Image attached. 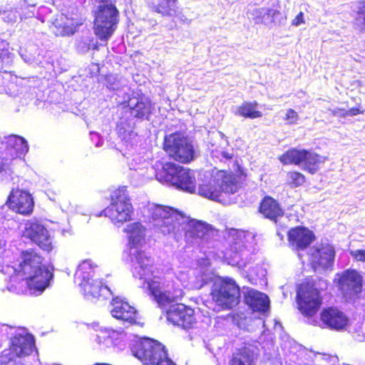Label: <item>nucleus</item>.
<instances>
[{
  "label": "nucleus",
  "mask_w": 365,
  "mask_h": 365,
  "mask_svg": "<svg viewBox=\"0 0 365 365\" xmlns=\"http://www.w3.org/2000/svg\"><path fill=\"white\" fill-rule=\"evenodd\" d=\"M10 163L8 159L0 157V175L1 180H5L10 176L11 171L9 167Z\"/></svg>",
  "instance_id": "a19ab883"
},
{
  "label": "nucleus",
  "mask_w": 365,
  "mask_h": 365,
  "mask_svg": "<svg viewBox=\"0 0 365 365\" xmlns=\"http://www.w3.org/2000/svg\"><path fill=\"white\" fill-rule=\"evenodd\" d=\"M20 55L24 62L29 65L39 66L42 63V57L36 46H32L29 50L21 51Z\"/></svg>",
  "instance_id": "473e14b6"
},
{
  "label": "nucleus",
  "mask_w": 365,
  "mask_h": 365,
  "mask_svg": "<svg viewBox=\"0 0 365 365\" xmlns=\"http://www.w3.org/2000/svg\"><path fill=\"white\" fill-rule=\"evenodd\" d=\"M250 240H254V236L252 233L232 229L229 232L228 241L230 243L231 250L235 252V256L228 262L232 266H237L239 268L243 269L242 273L252 284L257 283V277L253 276L252 272L247 263L244 261L243 256L245 255V250L251 245Z\"/></svg>",
  "instance_id": "6e6552de"
},
{
  "label": "nucleus",
  "mask_w": 365,
  "mask_h": 365,
  "mask_svg": "<svg viewBox=\"0 0 365 365\" xmlns=\"http://www.w3.org/2000/svg\"><path fill=\"white\" fill-rule=\"evenodd\" d=\"M238 188L236 178L233 175L220 170L212 176L208 183L199 185L198 194L217 200L222 192L233 194L237 191Z\"/></svg>",
  "instance_id": "1a4fd4ad"
},
{
  "label": "nucleus",
  "mask_w": 365,
  "mask_h": 365,
  "mask_svg": "<svg viewBox=\"0 0 365 365\" xmlns=\"http://www.w3.org/2000/svg\"><path fill=\"white\" fill-rule=\"evenodd\" d=\"M297 302L301 313L305 317H312L322 304V297L313 283H303L297 289Z\"/></svg>",
  "instance_id": "dca6fc26"
},
{
  "label": "nucleus",
  "mask_w": 365,
  "mask_h": 365,
  "mask_svg": "<svg viewBox=\"0 0 365 365\" xmlns=\"http://www.w3.org/2000/svg\"><path fill=\"white\" fill-rule=\"evenodd\" d=\"M43 258L33 250L21 252V261L6 267L11 281L26 280L33 294H41L49 286L53 278L52 272L42 263Z\"/></svg>",
  "instance_id": "f03ea898"
},
{
  "label": "nucleus",
  "mask_w": 365,
  "mask_h": 365,
  "mask_svg": "<svg viewBox=\"0 0 365 365\" xmlns=\"http://www.w3.org/2000/svg\"><path fill=\"white\" fill-rule=\"evenodd\" d=\"M309 259L313 268L326 269L332 267L334 261L335 250L329 244H321L312 247L309 252Z\"/></svg>",
  "instance_id": "6ab92c4d"
},
{
  "label": "nucleus",
  "mask_w": 365,
  "mask_h": 365,
  "mask_svg": "<svg viewBox=\"0 0 365 365\" xmlns=\"http://www.w3.org/2000/svg\"><path fill=\"white\" fill-rule=\"evenodd\" d=\"M289 184H292L294 187L302 185L304 181V176L298 172H290L287 175Z\"/></svg>",
  "instance_id": "ea45409f"
},
{
  "label": "nucleus",
  "mask_w": 365,
  "mask_h": 365,
  "mask_svg": "<svg viewBox=\"0 0 365 365\" xmlns=\"http://www.w3.org/2000/svg\"><path fill=\"white\" fill-rule=\"evenodd\" d=\"M212 295L213 300L222 309H232L240 302V287L232 279H219L213 284Z\"/></svg>",
  "instance_id": "4468645a"
},
{
  "label": "nucleus",
  "mask_w": 365,
  "mask_h": 365,
  "mask_svg": "<svg viewBox=\"0 0 365 365\" xmlns=\"http://www.w3.org/2000/svg\"><path fill=\"white\" fill-rule=\"evenodd\" d=\"M260 212L267 218L277 221V218L284 214L282 208L272 197L267 196L260 205Z\"/></svg>",
  "instance_id": "cd10ccee"
},
{
  "label": "nucleus",
  "mask_w": 365,
  "mask_h": 365,
  "mask_svg": "<svg viewBox=\"0 0 365 365\" xmlns=\"http://www.w3.org/2000/svg\"><path fill=\"white\" fill-rule=\"evenodd\" d=\"M95 16V34L107 41L117 27L119 12L112 0H91Z\"/></svg>",
  "instance_id": "39448f33"
},
{
  "label": "nucleus",
  "mask_w": 365,
  "mask_h": 365,
  "mask_svg": "<svg viewBox=\"0 0 365 365\" xmlns=\"http://www.w3.org/2000/svg\"><path fill=\"white\" fill-rule=\"evenodd\" d=\"M288 238L293 248L300 251L308 247L314 240V235L309 229L297 227L289 232Z\"/></svg>",
  "instance_id": "b1692460"
},
{
  "label": "nucleus",
  "mask_w": 365,
  "mask_h": 365,
  "mask_svg": "<svg viewBox=\"0 0 365 365\" xmlns=\"http://www.w3.org/2000/svg\"><path fill=\"white\" fill-rule=\"evenodd\" d=\"M6 205L13 211L27 215L33 212L34 202L30 193L20 190H13L8 197Z\"/></svg>",
  "instance_id": "4be33fe9"
},
{
  "label": "nucleus",
  "mask_w": 365,
  "mask_h": 365,
  "mask_svg": "<svg viewBox=\"0 0 365 365\" xmlns=\"http://www.w3.org/2000/svg\"><path fill=\"white\" fill-rule=\"evenodd\" d=\"M133 212V205L128 198L126 187H122L113 192L111 203L102 213L114 224H123L131 220Z\"/></svg>",
  "instance_id": "9d476101"
},
{
  "label": "nucleus",
  "mask_w": 365,
  "mask_h": 365,
  "mask_svg": "<svg viewBox=\"0 0 365 365\" xmlns=\"http://www.w3.org/2000/svg\"><path fill=\"white\" fill-rule=\"evenodd\" d=\"M299 120V115L297 113L292 109L289 108L287 110L284 117V120L286 121L287 124L289 125H293L296 124Z\"/></svg>",
  "instance_id": "79ce46f5"
},
{
  "label": "nucleus",
  "mask_w": 365,
  "mask_h": 365,
  "mask_svg": "<svg viewBox=\"0 0 365 365\" xmlns=\"http://www.w3.org/2000/svg\"><path fill=\"white\" fill-rule=\"evenodd\" d=\"M148 211L151 216L153 226L163 235H173L176 232L177 221L181 217V212L170 207L152 205Z\"/></svg>",
  "instance_id": "ddd939ff"
},
{
  "label": "nucleus",
  "mask_w": 365,
  "mask_h": 365,
  "mask_svg": "<svg viewBox=\"0 0 365 365\" xmlns=\"http://www.w3.org/2000/svg\"><path fill=\"white\" fill-rule=\"evenodd\" d=\"M14 54L9 51V43L0 37V62L5 67L13 63Z\"/></svg>",
  "instance_id": "72a5a7b5"
},
{
  "label": "nucleus",
  "mask_w": 365,
  "mask_h": 365,
  "mask_svg": "<svg viewBox=\"0 0 365 365\" xmlns=\"http://www.w3.org/2000/svg\"><path fill=\"white\" fill-rule=\"evenodd\" d=\"M251 14L256 24H267L273 21L274 17L279 12L274 9L259 8L254 9Z\"/></svg>",
  "instance_id": "c756f323"
},
{
  "label": "nucleus",
  "mask_w": 365,
  "mask_h": 365,
  "mask_svg": "<svg viewBox=\"0 0 365 365\" xmlns=\"http://www.w3.org/2000/svg\"><path fill=\"white\" fill-rule=\"evenodd\" d=\"M176 0H162L157 5L154 6L155 11L163 15H171V2H175Z\"/></svg>",
  "instance_id": "e433bc0d"
},
{
  "label": "nucleus",
  "mask_w": 365,
  "mask_h": 365,
  "mask_svg": "<svg viewBox=\"0 0 365 365\" xmlns=\"http://www.w3.org/2000/svg\"><path fill=\"white\" fill-rule=\"evenodd\" d=\"M283 164L299 165L303 170L314 174L319 168V164L324 162L323 157L310 150L290 149L279 157Z\"/></svg>",
  "instance_id": "2eb2a0df"
},
{
  "label": "nucleus",
  "mask_w": 365,
  "mask_h": 365,
  "mask_svg": "<svg viewBox=\"0 0 365 365\" xmlns=\"http://www.w3.org/2000/svg\"><path fill=\"white\" fill-rule=\"evenodd\" d=\"M338 288L346 300L356 298L361 292L363 277L354 269H346L338 274Z\"/></svg>",
  "instance_id": "f3484780"
},
{
  "label": "nucleus",
  "mask_w": 365,
  "mask_h": 365,
  "mask_svg": "<svg viewBox=\"0 0 365 365\" xmlns=\"http://www.w3.org/2000/svg\"><path fill=\"white\" fill-rule=\"evenodd\" d=\"M163 148L171 158L181 163H188L195 158V150L191 140L180 133L166 135Z\"/></svg>",
  "instance_id": "9b49d317"
},
{
  "label": "nucleus",
  "mask_w": 365,
  "mask_h": 365,
  "mask_svg": "<svg viewBox=\"0 0 365 365\" xmlns=\"http://www.w3.org/2000/svg\"><path fill=\"white\" fill-rule=\"evenodd\" d=\"M110 312L114 318L121 320L124 324L130 325L136 323L138 315L136 309L122 298H113Z\"/></svg>",
  "instance_id": "412c9836"
},
{
  "label": "nucleus",
  "mask_w": 365,
  "mask_h": 365,
  "mask_svg": "<svg viewBox=\"0 0 365 365\" xmlns=\"http://www.w3.org/2000/svg\"><path fill=\"white\" fill-rule=\"evenodd\" d=\"M304 14L303 12H299L297 16L293 19L292 21V25H294L296 26H299L302 23H304Z\"/></svg>",
  "instance_id": "49530a36"
},
{
  "label": "nucleus",
  "mask_w": 365,
  "mask_h": 365,
  "mask_svg": "<svg viewBox=\"0 0 365 365\" xmlns=\"http://www.w3.org/2000/svg\"><path fill=\"white\" fill-rule=\"evenodd\" d=\"M24 236L29 238L45 251L50 252L53 249L48 231L36 220H31L25 223Z\"/></svg>",
  "instance_id": "a211bd4d"
},
{
  "label": "nucleus",
  "mask_w": 365,
  "mask_h": 365,
  "mask_svg": "<svg viewBox=\"0 0 365 365\" xmlns=\"http://www.w3.org/2000/svg\"><path fill=\"white\" fill-rule=\"evenodd\" d=\"M177 222L178 224L176 232L173 235L177 240L184 235L187 242L197 244L202 239L207 238L212 232V227L209 224L190 218L183 214Z\"/></svg>",
  "instance_id": "f8f14e48"
},
{
  "label": "nucleus",
  "mask_w": 365,
  "mask_h": 365,
  "mask_svg": "<svg viewBox=\"0 0 365 365\" xmlns=\"http://www.w3.org/2000/svg\"><path fill=\"white\" fill-rule=\"evenodd\" d=\"M114 80H115V78L113 76H108V78H107V82L108 83V87L109 88V89L118 90V86L117 84H115V83H111V81H113Z\"/></svg>",
  "instance_id": "de8ad7c7"
},
{
  "label": "nucleus",
  "mask_w": 365,
  "mask_h": 365,
  "mask_svg": "<svg viewBox=\"0 0 365 365\" xmlns=\"http://www.w3.org/2000/svg\"><path fill=\"white\" fill-rule=\"evenodd\" d=\"M320 319L324 327L337 331L344 329L349 322L346 314L336 307L324 309L320 314Z\"/></svg>",
  "instance_id": "5701e85b"
},
{
  "label": "nucleus",
  "mask_w": 365,
  "mask_h": 365,
  "mask_svg": "<svg viewBox=\"0 0 365 365\" xmlns=\"http://www.w3.org/2000/svg\"><path fill=\"white\" fill-rule=\"evenodd\" d=\"M359 113H360L359 109H358L356 108H351V109L348 110L346 112V115H349V116L356 115Z\"/></svg>",
  "instance_id": "09e8293b"
},
{
  "label": "nucleus",
  "mask_w": 365,
  "mask_h": 365,
  "mask_svg": "<svg viewBox=\"0 0 365 365\" xmlns=\"http://www.w3.org/2000/svg\"><path fill=\"white\" fill-rule=\"evenodd\" d=\"M125 232L128 235L130 248L129 256L133 277L144 279L143 286L147 284L149 294L160 306L165 307L175 302L181 296L180 289L173 290V287L166 281L153 274V259L145 252L138 250L137 246L144 240L145 228L140 222H133L127 225Z\"/></svg>",
  "instance_id": "f257e3e1"
},
{
  "label": "nucleus",
  "mask_w": 365,
  "mask_h": 365,
  "mask_svg": "<svg viewBox=\"0 0 365 365\" xmlns=\"http://www.w3.org/2000/svg\"><path fill=\"white\" fill-rule=\"evenodd\" d=\"M350 254L356 260L365 262V250H352Z\"/></svg>",
  "instance_id": "a18cd8bd"
},
{
  "label": "nucleus",
  "mask_w": 365,
  "mask_h": 365,
  "mask_svg": "<svg viewBox=\"0 0 365 365\" xmlns=\"http://www.w3.org/2000/svg\"><path fill=\"white\" fill-rule=\"evenodd\" d=\"M130 114L139 119H148L153 109L151 101L146 97L130 99L128 102Z\"/></svg>",
  "instance_id": "a878e982"
},
{
  "label": "nucleus",
  "mask_w": 365,
  "mask_h": 365,
  "mask_svg": "<svg viewBox=\"0 0 365 365\" xmlns=\"http://www.w3.org/2000/svg\"><path fill=\"white\" fill-rule=\"evenodd\" d=\"M309 323L312 324H315V322L317 323V321L314 319H309Z\"/></svg>",
  "instance_id": "8fccbe9b"
},
{
  "label": "nucleus",
  "mask_w": 365,
  "mask_h": 365,
  "mask_svg": "<svg viewBox=\"0 0 365 365\" xmlns=\"http://www.w3.org/2000/svg\"><path fill=\"white\" fill-rule=\"evenodd\" d=\"M133 355L146 365H175L168 356L165 346L156 340L143 338L132 347Z\"/></svg>",
  "instance_id": "0eeeda50"
},
{
  "label": "nucleus",
  "mask_w": 365,
  "mask_h": 365,
  "mask_svg": "<svg viewBox=\"0 0 365 365\" xmlns=\"http://www.w3.org/2000/svg\"><path fill=\"white\" fill-rule=\"evenodd\" d=\"M146 170V173H139L144 179H152L155 176L163 184L175 186L190 193L195 190L196 179L193 170L173 163L159 160Z\"/></svg>",
  "instance_id": "7ed1b4c3"
},
{
  "label": "nucleus",
  "mask_w": 365,
  "mask_h": 365,
  "mask_svg": "<svg viewBox=\"0 0 365 365\" xmlns=\"http://www.w3.org/2000/svg\"><path fill=\"white\" fill-rule=\"evenodd\" d=\"M56 35L69 36L73 34L77 29V25L73 22H66L63 24L56 22L55 24Z\"/></svg>",
  "instance_id": "f704fd0d"
},
{
  "label": "nucleus",
  "mask_w": 365,
  "mask_h": 365,
  "mask_svg": "<svg viewBox=\"0 0 365 365\" xmlns=\"http://www.w3.org/2000/svg\"><path fill=\"white\" fill-rule=\"evenodd\" d=\"M113 333L114 331L111 329L101 330L100 333L96 335L97 342L100 344H103L106 346H110L113 344L110 334Z\"/></svg>",
  "instance_id": "c9c22d12"
},
{
  "label": "nucleus",
  "mask_w": 365,
  "mask_h": 365,
  "mask_svg": "<svg viewBox=\"0 0 365 365\" xmlns=\"http://www.w3.org/2000/svg\"><path fill=\"white\" fill-rule=\"evenodd\" d=\"M91 41L88 39H85L78 41L77 48L80 52L85 53L91 49Z\"/></svg>",
  "instance_id": "c03bdc74"
},
{
  "label": "nucleus",
  "mask_w": 365,
  "mask_h": 365,
  "mask_svg": "<svg viewBox=\"0 0 365 365\" xmlns=\"http://www.w3.org/2000/svg\"><path fill=\"white\" fill-rule=\"evenodd\" d=\"M1 331L11 337V346L0 356V365H23L22 358L31 354L35 349L33 336L25 329L7 324L1 327Z\"/></svg>",
  "instance_id": "20e7f679"
},
{
  "label": "nucleus",
  "mask_w": 365,
  "mask_h": 365,
  "mask_svg": "<svg viewBox=\"0 0 365 365\" xmlns=\"http://www.w3.org/2000/svg\"><path fill=\"white\" fill-rule=\"evenodd\" d=\"M211 155L213 158L219 159L220 161L224 163L231 160L233 158L232 153L220 149L212 150Z\"/></svg>",
  "instance_id": "58836bf2"
},
{
  "label": "nucleus",
  "mask_w": 365,
  "mask_h": 365,
  "mask_svg": "<svg viewBox=\"0 0 365 365\" xmlns=\"http://www.w3.org/2000/svg\"><path fill=\"white\" fill-rule=\"evenodd\" d=\"M200 279H197V282H196L195 287L197 289L202 288L204 285L210 283L212 281V276L210 273H201V275L200 276Z\"/></svg>",
  "instance_id": "37998d69"
},
{
  "label": "nucleus",
  "mask_w": 365,
  "mask_h": 365,
  "mask_svg": "<svg viewBox=\"0 0 365 365\" xmlns=\"http://www.w3.org/2000/svg\"><path fill=\"white\" fill-rule=\"evenodd\" d=\"M254 354L247 347L240 349L233 354L230 365H253Z\"/></svg>",
  "instance_id": "2f4dec72"
},
{
  "label": "nucleus",
  "mask_w": 365,
  "mask_h": 365,
  "mask_svg": "<svg viewBox=\"0 0 365 365\" xmlns=\"http://www.w3.org/2000/svg\"><path fill=\"white\" fill-rule=\"evenodd\" d=\"M118 134L120 138L128 145L133 146L138 142L137 133L134 131V125L130 122L121 120L117 124Z\"/></svg>",
  "instance_id": "c85d7f7f"
},
{
  "label": "nucleus",
  "mask_w": 365,
  "mask_h": 365,
  "mask_svg": "<svg viewBox=\"0 0 365 365\" xmlns=\"http://www.w3.org/2000/svg\"><path fill=\"white\" fill-rule=\"evenodd\" d=\"M6 149L12 158H22L29 151V145L24 138L11 135L6 138Z\"/></svg>",
  "instance_id": "bb28decb"
},
{
  "label": "nucleus",
  "mask_w": 365,
  "mask_h": 365,
  "mask_svg": "<svg viewBox=\"0 0 365 365\" xmlns=\"http://www.w3.org/2000/svg\"><path fill=\"white\" fill-rule=\"evenodd\" d=\"M245 303L254 311L264 313L269 309L268 297L255 289H248L245 294Z\"/></svg>",
  "instance_id": "393cba45"
},
{
  "label": "nucleus",
  "mask_w": 365,
  "mask_h": 365,
  "mask_svg": "<svg viewBox=\"0 0 365 365\" xmlns=\"http://www.w3.org/2000/svg\"><path fill=\"white\" fill-rule=\"evenodd\" d=\"M93 267L90 260H85L79 264L75 275L74 282L81 288L84 296L90 300L106 299L113 295L111 290L103 285L102 281L93 279Z\"/></svg>",
  "instance_id": "423d86ee"
},
{
  "label": "nucleus",
  "mask_w": 365,
  "mask_h": 365,
  "mask_svg": "<svg viewBox=\"0 0 365 365\" xmlns=\"http://www.w3.org/2000/svg\"><path fill=\"white\" fill-rule=\"evenodd\" d=\"M166 315L169 322L184 329L190 328L195 322L194 310L181 303L171 304Z\"/></svg>",
  "instance_id": "aec40b11"
},
{
  "label": "nucleus",
  "mask_w": 365,
  "mask_h": 365,
  "mask_svg": "<svg viewBox=\"0 0 365 365\" xmlns=\"http://www.w3.org/2000/svg\"><path fill=\"white\" fill-rule=\"evenodd\" d=\"M256 102H245L236 108L235 114L248 118H257L262 116V113L257 110Z\"/></svg>",
  "instance_id": "7c9ffc66"
},
{
  "label": "nucleus",
  "mask_w": 365,
  "mask_h": 365,
  "mask_svg": "<svg viewBox=\"0 0 365 365\" xmlns=\"http://www.w3.org/2000/svg\"><path fill=\"white\" fill-rule=\"evenodd\" d=\"M355 24L365 30V2L360 3L355 17Z\"/></svg>",
  "instance_id": "4c0bfd02"
}]
</instances>
